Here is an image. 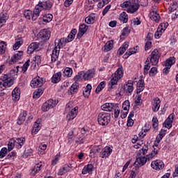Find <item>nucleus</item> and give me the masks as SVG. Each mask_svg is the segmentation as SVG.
<instances>
[{
  "instance_id": "obj_1",
  "label": "nucleus",
  "mask_w": 178,
  "mask_h": 178,
  "mask_svg": "<svg viewBox=\"0 0 178 178\" xmlns=\"http://www.w3.org/2000/svg\"><path fill=\"white\" fill-rule=\"evenodd\" d=\"M121 7L127 9L128 13H134L138 10L140 4L134 0H129L124 1L123 4H121Z\"/></svg>"
},
{
  "instance_id": "obj_2",
  "label": "nucleus",
  "mask_w": 178,
  "mask_h": 178,
  "mask_svg": "<svg viewBox=\"0 0 178 178\" xmlns=\"http://www.w3.org/2000/svg\"><path fill=\"white\" fill-rule=\"evenodd\" d=\"M82 77H84V72H79L78 74L74 76V80L75 83L72 84L68 90L69 95H73V94L77 92V90H79V83H77V81H80Z\"/></svg>"
},
{
  "instance_id": "obj_3",
  "label": "nucleus",
  "mask_w": 178,
  "mask_h": 178,
  "mask_svg": "<svg viewBox=\"0 0 178 178\" xmlns=\"http://www.w3.org/2000/svg\"><path fill=\"white\" fill-rule=\"evenodd\" d=\"M97 122L100 126H108L111 122V114L100 113L97 116Z\"/></svg>"
},
{
  "instance_id": "obj_4",
  "label": "nucleus",
  "mask_w": 178,
  "mask_h": 178,
  "mask_svg": "<svg viewBox=\"0 0 178 178\" xmlns=\"http://www.w3.org/2000/svg\"><path fill=\"white\" fill-rule=\"evenodd\" d=\"M60 48H63V43L62 42V40H58V44L56 46L52 51V54L51 56V62L54 63L58 60V58H59V52Z\"/></svg>"
},
{
  "instance_id": "obj_5",
  "label": "nucleus",
  "mask_w": 178,
  "mask_h": 178,
  "mask_svg": "<svg viewBox=\"0 0 178 178\" xmlns=\"http://www.w3.org/2000/svg\"><path fill=\"white\" fill-rule=\"evenodd\" d=\"M38 38L40 42H45L51 38V31L48 29H42L38 34Z\"/></svg>"
},
{
  "instance_id": "obj_6",
  "label": "nucleus",
  "mask_w": 178,
  "mask_h": 178,
  "mask_svg": "<svg viewBox=\"0 0 178 178\" xmlns=\"http://www.w3.org/2000/svg\"><path fill=\"white\" fill-rule=\"evenodd\" d=\"M58 102L56 100L50 99L43 104L42 106V111H43V112H48L49 109L55 108V106H56Z\"/></svg>"
},
{
  "instance_id": "obj_7",
  "label": "nucleus",
  "mask_w": 178,
  "mask_h": 178,
  "mask_svg": "<svg viewBox=\"0 0 178 178\" xmlns=\"http://www.w3.org/2000/svg\"><path fill=\"white\" fill-rule=\"evenodd\" d=\"M134 81L131 80H129L124 85V91L128 95L130 94L131 95V93L134 90Z\"/></svg>"
},
{
  "instance_id": "obj_8",
  "label": "nucleus",
  "mask_w": 178,
  "mask_h": 178,
  "mask_svg": "<svg viewBox=\"0 0 178 178\" xmlns=\"http://www.w3.org/2000/svg\"><path fill=\"white\" fill-rule=\"evenodd\" d=\"M36 6L39 7L38 9H40V11L42 10V9L44 10H49V9L52 8V2L49 0L39 1Z\"/></svg>"
},
{
  "instance_id": "obj_9",
  "label": "nucleus",
  "mask_w": 178,
  "mask_h": 178,
  "mask_svg": "<svg viewBox=\"0 0 178 178\" xmlns=\"http://www.w3.org/2000/svg\"><path fill=\"white\" fill-rule=\"evenodd\" d=\"M149 60L153 65H158V63L159 62V52L158 51V49H154L149 58Z\"/></svg>"
},
{
  "instance_id": "obj_10",
  "label": "nucleus",
  "mask_w": 178,
  "mask_h": 178,
  "mask_svg": "<svg viewBox=\"0 0 178 178\" xmlns=\"http://www.w3.org/2000/svg\"><path fill=\"white\" fill-rule=\"evenodd\" d=\"M2 81L3 82L2 83L3 87H5V88L8 87H12L13 86V79L9 77L8 75L4 74L1 78Z\"/></svg>"
},
{
  "instance_id": "obj_11",
  "label": "nucleus",
  "mask_w": 178,
  "mask_h": 178,
  "mask_svg": "<svg viewBox=\"0 0 178 178\" xmlns=\"http://www.w3.org/2000/svg\"><path fill=\"white\" fill-rule=\"evenodd\" d=\"M44 83V81L42 78L38 76L36 78H34L31 81V87L32 88H38V87H41Z\"/></svg>"
},
{
  "instance_id": "obj_12",
  "label": "nucleus",
  "mask_w": 178,
  "mask_h": 178,
  "mask_svg": "<svg viewBox=\"0 0 178 178\" xmlns=\"http://www.w3.org/2000/svg\"><path fill=\"white\" fill-rule=\"evenodd\" d=\"M76 34H77V29H74L71 31V32L68 35L67 38H61L59 40H62L61 42L63 44V42H65V44L67 42H72V41H73V40H74V37H75Z\"/></svg>"
},
{
  "instance_id": "obj_13",
  "label": "nucleus",
  "mask_w": 178,
  "mask_h": 178,
  "mask_svg": "<svg viewBox=\"0 0 178 178\" xmlns=\"http://www.w3.org/2000/svg\"><path fill=\"white\" fill-rule=\"evenodd\" d=\"M111 154H112V149L108 146H106L102 149V152L99 153V156L100 158L106 159V158L109 157Z\"/></svg>"
},
{
  "instance_id": "obj_14",
  "label": "nucleus",
  "mask_w": 178,
  "mask_h": 178,
  "mask_svg": "<svg viewBox=\"0 0 178 178\" xmlns=\"http://www.w3.org/2000/svg\"><path fill=\"white\" fill-rule=\"evenodd\" d=\"M151 167L155 170H161V169L165 168V164L161 160H156L152 162Z\"/></svg>"
},
{
  "instance_id": "obj_15",
  "label": "nucleus",
  "mask_w": 178,
  "mask_h": 178,
  "mask_svg": "<svg viewBox=\"0 0 178 178\" xmlns=\"http://www.w3.org/2000/svg\"><path fill=\"white\" fill-rule=\"evenodd\" d=\"M152 111L153 112H158L159 111V108H161V99L159 97H155L152 101Z\"/></svg>"
},
{
  "instance_id": "obj_16",
  "label": "nucleus",
  "mask_w": 178,
  "mask_h": 178,
  "mask_svg": "<svg viewBox=\"0 0 178 178\" xmlns=\"http://www.w3.org/2000/svg\"><path fill=\"white\" fill-rule=\"evenodd\" d=\"M22 56H23L22 51H17L15 54V55L11 58V60L10 61V65H13V63H16L17 60H20Z\"/></svg>"
},
{
  "instance_id": "obj_17",
  "label": "nucleus",
  "mask_w": 178,
  "mask_h": 178,
  "mask_svg": "<svg viewBox=\"0 0 178 178\" xmlns=\"http://www.w3.org/2000/svg\"><path fill=\"white\" fill-rule=\"evenodd\" d=\"M79 111V107L76 106L74 108L71 112L67 115L66 119L67 122H70V120H73L76 116H77V111Z\"/></svg>"
},
{
  "instance_id": "obj_18",
  "label": "nucleus",
  "mask_w": 178,
  "mask_h": 178,
  "mask_svg": "<svg viewBox=\"0 0 178 178\" xmlns=\"http://www.w3.org/2000/svg\"><path fill=\"white\" fill-rule=\"evenodd\" d=\"M175 119V114H170L168 118L165 120L164 122V126L167 129H170L172 127V123H173V120Z\"/></svg>"
},
{
  "instance_id": "obj_19",
  "label": "nucleus",
  "mask_w": 178,
  "mask_h": 178,
  "mask_svg": "<svg viewBox=\"0 0 178 178\" xmlns=\"http://www.w3.org/2000/svg\"><path fill=\"white\" fill-rule=\"evenodd\" d=\"M40 47V43L38 42H33L28 47L27 54L29 55H31L35 49H38Z\"/></svg>"
},
{
  "instance_id": "obj_20",
  "label": "nucleus",
  "mask_w": 178,
  "mask_h": 178,
  "mask_svg": "<svg viewBox=\"0 0 178 178\" xmlns=\"http://www.w3.org/2000/svg\"><path fill=\"white\" fill-rule=\"evenodd\" d=\"M115 106V104L113 103H106L102 106V109L106 112H112Z\"/></svg>"
},
{
  "instance_id": "obj_21",
  "label": "nucleus",
  "mask_w": 178,
  "mask_h": 178,
  "mask_svg": "<svg viewBox=\"0 0 178 178\" xmlns=\"http://www.w3.org/2000/svg\"><path fill=\"white\" fill-rule=\"evenodd\" d=\"M13 101H19L20 99V88H15L12 92Z\"/></svg>"
},
{
  "instance_id": "obj_22",
  "label": "nucleus",
  "mask_w": 178,
  "mask_h": 178,
  "mask_svg": "<svg viewBox=\"0 0 178 178\" xmlns=\"http://www.w3.org/2000/svg\"><path fill=\"white\" fill-rule=\"evenodd\" d=\"M147 157H136V161H135V165L136 166H144L147 163Z\"/></svg>"
},
{
  "instance_id": "obj_23",
  "label": "nucleus",
  "mask_w": 178,
  "mask_h": 178,
  "mask_svg": "<svg viewBox=\"0 0 178 178\" xmlns=\"http://www.w3.org/2000/svg\"><path fill=\"white\" fill-rule=\"evenodd\" d=\"M95 76V70H89L85 74H83L84 80H90V79H92Z\"/></svg>"
},
{
  "instance_id": "obj_24",
  "label": "nucleus",
  "mask_w": 178,
  "mask_h": 178,
  "mask_svg": "<svg viewBox=\"0 0 178 178\" xmlns=\"http://www.w3.org/2000/svg\"><path fill=\"white\" fill-rule=\"evenodd\" d=\"M148 152V145H144L141 149L137 153V157H145L144 156Z\"/></svg>"
},
{
  "instance_id": "obj_25",
  "label": "nucleus",
  "mask_w": 178,
  "mask_h": 178,
  "mask_svg": "<svg viewBox=\"0 0 178 178\" xmlns=\"http://www.w3.org/2000/svg\"><path fill=\"white\" fill-rule=\"evenodd\" d=\"M175 63L176 58L175 57H170L164 62V65L165 67H169L170 69V67H172V65H175Z\"/></svg>"
},
{
  "instance_id": "obj_26",
  "label": "nucleus",
  "mask_w": 178,
  "mask_h": 178,
  "mask_svg": "<svg viewBox=\"0 0 178 178\" xmlns=\"http://www.w3.org/2000/svg\"><path fill=\"white\" fill-rule=\"evenodd\" d=\"M60 77H62L61 72H57L53 75L51 77V83L56 84L60 81Z\"/></svg>"
},
{
  "instance_id": "obj_27",
  "label": "nucleus",
  "mask_w": 178,
  "mask_h": 178,
  "mask_svg": "<svg viewBox=\"0 0 178 178\" xmlns=\"http://www.w3.org/2000/svg\"><path fill=\"white\" fill-rule=\"evenodd\" d=\"M39 6L35 7V9L33 10V13L32 14V20L35 22V20H37L38 17H40V13H41V9L38 8Z\"/></svg>"
},
{
  "instance_id": "obj_28",
  "label": "nucleus",
  "mask_w": 178,
  "mask_h": 178,
  "mask_svg": "<svg viewBox=\"0 0 178 178\" xmlns=\"http://www.w3.org/2000/svg\"><path fill=\"white\" fill-rule=\"evenodd\" d=\"M142 91H144V80L140 79L136 85V93L140 94Z\"/></svg>"
},
{
  "instance_id": "obj_29",
  "label": "nucleus",
  "mask_w": 178,
  "mask_h": 178,
  "mask_svg": "<svg viewBox=\"0 0 178 178\" xmlns=\"http://www.w3.org/2000/svg\"><path fill=\"white\" fill-rule=\"evenodd\" d=\"M27 116V111H23L19 116L17 120V124H23L26 120V117Z\"/></svg>"
},
{
  "instance_id": "obj_30",
  "label": "nucleus",
  "mask_w": 178,
  "mask_h": 178,
  "mask_svg": "<svg viewBox=\"0 0 178 178\" xmlns=\"http://www.w3.org/2000/svg\"><path fill=\"white\" fill-rule=\"evenodd\" d=\"M119 78H117L116 76H114L112 78V79L109 82V90H112L116 87L118 84V81H119Z\"/></svg>"
},
{
  "instance_id": "obj_31",
  "label": "nucleus",
  "mask_w": 178,
  "mask_h": 178,
  "mask_svg": "<svg viewBox=\"0 0 178 178\" xmlns=\"http://www.w3.org/2000/svg\"><path fill=\"white\" fill-rule=\"evenodd\" d=\"M149 16L151 20H153L154 22H159V19H161L159 14L156 11H152Z\"/></svg>"
},
{
  "instance_id": "obj_32",
  "label": "nucleus",
  "mask_w": 178,
  "mask_h": 178,
  "mask_svg": "<svg viewBox=\"0 0 178 178\" xmlns=\"http://www.w3.org/2000/svg\"><path fill=\"white\" fill-rule=\"evenodd\" d=\"M67 172H70V167L67 165H65L62 168L59 170L58 175L62 176L65 175V173H67Z\"/></svg>"
},
{
  "instance_id": "obj_33",
  "label": "nucleus",
  "mask_w": 178,
  "mask_h": 178,
  "mask_svg": "<svg viewBox=\"0 0 178 178\" xmlns=\"http://www.w3.org/2000/svg\"><path fill=\"white\" fill-rule=\"evenodd\" d=\"M85 22L87 24H94L95 22V14H90L89 16L86 17Z\"/></svg>"
},
{
  "instance_id": "obj_34",
  "label": "nucleus",
  "mask_w": 178,
  "mask_h": 178,
  "mask_svg": "<svg viewBox=\"0 0 178 178\" xmlns=\"http://www.w3.org/2000/svg\"><path fill=\"white\" fill-rule=\"evenodd\" d=\"M100 151L101 149L98 146L94 147L92 149H90V156L91 158H95L97 154H99Z\"/></svg>"
},
{
  "instance_id": "obj_35",
  "label": "nucleus",
  "mask_w": 178,
  "mask_h": 178,
  "mask_svg": "<svg viewBox=\"0 0 178 178\" xmlns=\"http://www.w3.org/2000/svg\"><path fill=\"white\" fill-rule=\"evenodd\" d=\"M113 48V40L111 41H108L104 47L103 48V50L104 51V52H109V51H111V49H112Z\"/></svg>"
},
{
  "instance_id": "obj_36",
  "label": "nucleus",
  "mask_w": 178,
  "mask_h": 178,
  "mask_svg": "<svg viewBox=\"0 0 178 178\" xmlns=\"http://www.w3.org/2000/svg\"><path fill=\"white\" fill-rule=\"evenodd\" d=\"M92 169H94V165H92V164H88L83 168L82 175H87V173H90V172H92Z\"/></svg>"
},
{
  "instance_id": "obj_37",
  "label": "nucleus",
  "mask_w": 178,
  "mask_h": 178,
  "mask_svg": "<svg viewBox=\"0 0 178 178\" xmlns=\"http://www.w3.org/2000/svg\"><path fill=\"white\" fill-rule=\"evenodd\" d=\"M130 34V29L129 27H125L122 30V33L120 37V40H125V38Z\"/></svg>"
},
{
  "instance_id": "obj_38",
  "label": "nucleus",
  "mask_w": 178,
  "mask_h": 178,
  "mask_svg": "<svg viewBox=\"0 0 178 178\" xmlns=\"http://www.w3.org/2000/svg\"><path fill=\"white\" fill-rule=\"evenodd\" d=\"M158 152H159V148H154L150 154L147 155L146 158L147 161H151V159H152V158H154L155 155H158Z\"/></svg>"
},
{
  "instance_id": "obj_39",
  "label": "nucleus",
  "mask_w": 178,
  "mask_h": 178,
  "mask_svg": "<svg viewBox=\"0 0 178 178\" xmlns=\"http://www.w3.org/2000/svg\"><path fill=\"white\" fill-rule=\"evenodd\" d=\"M92 89V87L91 86V85L88 84L83 90L84 97H86V98H88V97L90 96V93L91 92Z\"/></svg>"
},
{
  "instance_id": "obj_40",
  "label": "nucleus",
  "mask_w": 178,
  "mask_h": 178,
  "mask_svg": "<svg viewBox=\"0 0 178 178\" xmlns=\"http://www.w3.org/2000/svg\"><path fill=\"white\" fill-rule=\"evenodd\" d=\"M127 48H129V43L124 42L118 51L119 55H123L124 52H126Z\"/></svg>"
},
{
  "instance_id": "obj_41",
  "label": "nucleus",
  "mask_w": 178,
  "mask_h": 178,
  "mask_svg": "<svg viewBox=\"0 0 178 178\" xmlns=\"http://www.w3.org/2000/svg\"><path fill=\"white\" fill-rule=\"evenodd\" d=\"M114 77H117L120 80L123 77V67H119L114 74Z\"/></svg>"
},
{
  "instance_id": "obj_42",
  "label": "nucleus",
  "mask_w": 178,
  "mask_h": 178,
  "mask_svg": "<svg viewBox=\"0 0 178 178\" xmlns=\"http://www.w3.org/2000/svg\"><path fill=\"white\" fill-rule=\"evenodd\" d=\"M44 92V90L41 88H38L34 92H33V98L34 99H37V98H40V95H42Z\"/></svg>"
},
{
  "instance_id": "obj_43",
  "label": "nucleus",
  "mask_w": 178,
  "mask_h": 178,
  "mask_svg": "<svg viewBox=\"0 0 178 178\" xmlns=\"http://www.w3.org/2000/svg\"><path fill=\"white\" fill-rule=\"evenodd\" d=\"M52 19H54L52 14H46L42 17V20L44 23H49V22H52Z\"/></svg>"
},
{
  "instance_id": "obj_44",
  "label": "nucleus",
  "mask_w": 178,
  "mask_h": 178,
  "mask_svg": "<svg viewBox=\"0 0 178 178\" xmlns=\"http://www.w3.org/2000/svg\"><path fill=\"white\" fill-rule=\"evenodd\" d=\"M119 19L123 23H127V22L129 21V17H127V13L124 12L122 13L120 15Z\"/></svg>"
},
{
  "instance_id": "obj_45",
  "label": "nucleus",
  "mask_w": 178,
  "mask_h": 178,
  "mask_svg": "<svg viewBox=\"0 0 178 178\" xmlns=\"http://www.w3.org/2000/svg\"><path fill=\"white\" fill-rule=\"evenodd\" d=\"M41 166H42V164L38 163L34 167L33 170H32L31 175L33 176H35L40 170H41Z\"/></svg>"
},
{
  "instance_id": "obj_46",
  "label": "nucleus",
  "mask_w": 178,
  "mask_h": 178,
  "mask_svg": "<svg viewBox=\"0 0 178 178\" xmlns=\"http://www.w3.org/2000/svg\"><path fill=\"white\" fill-rule=\"evenodd\" d=\"M63 76H66L67 77H71L72 74H73V70L72 68L67 67L63 71Z\"/></svg>"
},
{
  "instance_id": "obj_47",
  "label": "nucleus",
  "mask_w": 178,
  "mask_h": 178,
  "mask_svg": "<svg viewBox=\"0 0 178 178\" xmlns=\"http://www.w3.org/2000/svg\"><path fill=\"white\" fill-rule=\"evenodd\" d=\"M6 51V43L3 41L0 42V54L3 55Z\"/></svg>"
},
{
  "instance_id": "obj_48",
  "label": "nucleus",
  "mask_w": 178,
  "mask_h": 178,
  "mask_svg": "<svg viewBox=\"0 0 178 178\" xmlns=\"http://www.w3.org/2000/svg\"><path fill=\"white\" fill-rule=\"evenodd\" d=\"M41 129V127H40V123L38 121L35 122V124L33 125V129H32V133H38L40 131V129Z\"/></svg>"
},
{
  "instance_id": "obj_49",
  "label": "nucleus",
  "mask_w": 178,
  "mask_h": 178,
  "mask_svg": "<svg viewBox=\"0 0 178 178\" xmlns=\"http://www.w3.org/2000/svg\"><path fill=\"white\" fill-rule=\"evenodd\" d=\"M122 111L129 112V109H130V102L129 100H126L122 104Z\"/></svg>"
},
{
  "instance_id": "obj_50",
  "label": "nucleus",
  "mask_w": 178,
  "mask_h": 178,
  "mask_svg": "<svg viewBox=\"0 0 178 178\" xmlns=\"http://www.w3.org/2000/svg\"><path fill=\"white\" fill-rule=\"evenodd\" d=\"M136 48H131L129 49L126 54L124 55L125 59H127L128 57L130 56V55H133L134 54H136Z\"/></svg>"
},
{
  "instance_id": "obj_51",
  "label": "nucleus",
  "mask_w": 178,
  "mask_h": 178,
  "mask_svg": "<svg viewBox=\"0 0 178 178\" xmlns=\"http://www.w3.org/2000/svg\"><path fill=\"white\" fill-rule=\"evenodd\" d=\"M15 143H17V144H19V145L20 146V148H22V147L24 145V143H26V138L23 137L17 138Z\"/></svg>"
},
{
  "instance_id": "obj_52",
  "label": "nucleus",
  "mask_w": 178,
  "mask_h": 178,
  "mask_svg": "<svg viewBox=\"0 0 178 178\" xmlns=\"http://www.w3.org/2000/svg\"><path fill=\"white\" fill-rule=\"evenodd\" d=\"M168 26H169L168 22L161 23L157 29L163 32L165 30H166V29H168Z\"/></svg>"
},
{
  "instance_id": "obj_53",
  "label": "nucleus",
  "mask_w": 178,
  "mask_h": 178,
  "mask_svg": "<svg viewBox=\"0 0 178 178\" xmlns=\"http://www.w3.org/2000/svg\"><path fill=\"white\" fill-rule=\"evenodd\" d=\"M87 30H88V26L86 25V24H82L79 26V31L83 33L84 34H86Z\"/></svg>"
},
{
  "instance_id": "obj_54",
  "label": "nucleus",
  "mask_w": 178,
  "mask_h": 178,
  "mask_svg": "<svg viewBox=\"0 0 178 178\" xmlns=\"http://www.w3.org/2000/svg\"><path fill=\"white\" fill-rule=\"evenodd\" d=\"M8 153V149L6 147H3L0 151V159H2L6 156V154Z\"/></svg>"
},
{
  "instance_id": "obj_55",
  "label": "nucleus",
  "mask_w": 178,
  "mask_h": 178,
  "mask_svg": "<svg viewBox=\"0 0 178 178\" xmlns=\"http://www.w3.org/2000/svg\"><path fill=\"white\" fill-rule=\"evenodd\" d=\"M23 44V41L22 40H17L15 44L13 45V49L14 51L17 50L18 48H20L22 45Z\"/></svg>"
},
{
  "instance_id": "obj_56",
  "label": "nucleus",
  "mask_w": 178,
  "mask_h": 178,
  "mask_svg": "<svg viewBox=\"0 0 178 178\" xmlns=\"http://www.w3.org/2000/svg\"><path fill=\"white\" fill-rule=\"evenodd\" d=\"M157 72H158V69L156 67H153L149 70V74L151 77H154V76L156 74Z\"/></svg>"
},
{
  "instance_id": "obj_57",
  "label": "nucleus",
  "mask_w": 178,
  "mask_h": 178,
  "mask_svg": "<svg viewBox=\"0 0 178 178\" xmlns=\"http://www.w3.org/2000/svg\"><path fill=\"white\" fill-rule=\"evenodd\" d=\"M29 66H30V60H28L22 66V72L26 73L27 72V69H29Z\"/></svg>"
},
{
  "instance_id": "obj_58",
  "label": "nucleus",
  "mask_w": 178,
  "mask_h": 178,
  "mask_svg": "<svg viewBox=\"0 0 178 178\" xmlns=\"http://www.w3.org/2000/svg\"><path fill=\"white\" fill-rule=\"evenodd\" d=\"M152 122V127H154V129H156V127H158L159 126L158 118L156 117H153Z\"/></svg>"
},
{
  "instance_id": "obj_59",
  "label": "nucleus",
  "mask_w": 178,
  "mask_h": 178,
  "mask_svg": "<svg viewBox=\"0 0 178 178\" xmlns=\"http://www.w3.org/2000/svg\"><path fill=\"white\" fill-rule=\"evenodd\" d=\"M33 13H31V10H26L24 12V16H25L26 19H27L28 20H30V19H31V16H32Z\"/></svg>"
},
{
  "instance_id": "obj_60",
  "label": "nucleus",
  "mask_w": 178,
  "mask_h": 178,
  "mask_svg": "<svg viewBox=\"0 0 178 178\" xmlns=\"http://www.w3.org/2000/svg\"><path fill=\"white\" fill-rule=\"evenodd\" d=\"M177 9V5L175 3H173L169 8H168V10L170 13H172V12H175V10H176Z\"/></svg>"
},
{
  "instance_id": "obj_61",
  "label": "nucleus",
  "mask_w": 178,
  "mask_h": 178,
  "mask_svg": "<svg viewBox=\"0 0 178 178\" xmlns=\"http://www.w3.org/2000/svg\"><path fill=\"white\" fill-rule=\"evenodd\" d=\"M120 113V109H119V107H116V106H115L114 108V116L115 118H118L119 117V115Z\"/></svg>"
},
{
  "instance_id": "obj_62",
  "label": "nucleus",
  "mask_w": 178,
  "mask_h": 178,
  "mask_svg": "<svg viewBox=\"0 0 178 178\" xmlns=\"http://www.w3.org/2000/svg\"><path fill=\"white\" fill-rule=\"evenodd\" d=\"M151 68L149 63H147L144 67V74H148V70Z\"/></svg>"
},
{
  "instance_id": "obj_63",
  "label": "nucleus",
  "mask_w": 178,
  "mask_h": 178,
  "mask_svg": "<svg viewBox=\"0 0 178 178\" xmlns=\"http://www.w3.org/2000/svg\"><path fill=\"white\" fill-rule=\"evenodd\" d=\"M15 156H16V153H15V152H11L10 154H8L6 156V159H13V158H15Z\"/></svg>"
},
{
  "instance_id": "obj_64",
  "label": "nucleus",
  "mask_w": 178,
  "mask_h": 178,
  "mask_svg": "<svg viewBox=\"0 0 178 178\" xmlns=\"http://www.w3.org/2000/svg\"><path fill=\"white\" fill-rule=\"evenodd\" d=\"M162 33H163V32L161 31V30H159V29L157 28V31H156V32L154 33V37H155V38H161V35H162Z\"/></svg>"
}]
</instances>
